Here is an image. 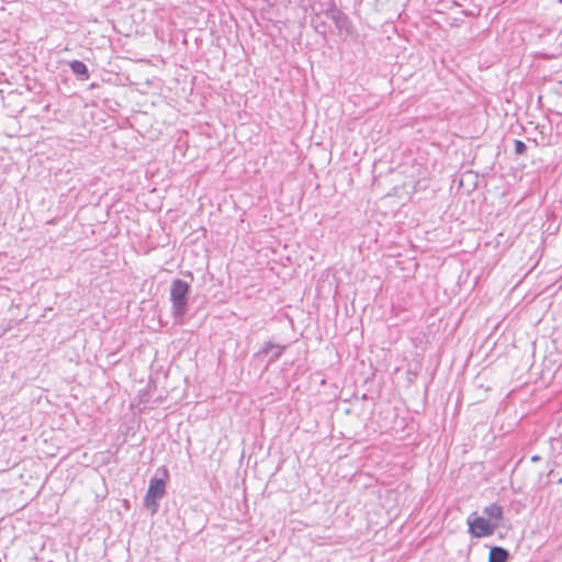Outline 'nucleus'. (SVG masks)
<instances>
[{
    "label": "nucleus",
    "instance_id": "nucleus-1",
    "mask_svg": "<svg viewBox=\"0 0 562 562\" xmlns=\"http://www.w3.org/2000/svg\"><path fill=\"white\" fill-rule=\"evenodd\" d=\"M190 285L181 279H175L170 285L171 314L177 322L182 323L188 313Z\"/></svg>",
    "mask_w": 562,
    "mask_h": 562
},
{
    "label": "nucleus",
    "instance_id": "nucleus-8",
    "mask_svg": "<svg viewBox=\"0 0 562 562\" xmlns=\"http://www.w3.org/2000/svg\"><path fill=\"white\" fill-rule=\"evenodd\" d=\"M526 145L522 140L515 139V153L518 155H522L526 151Z\"/></svg>",
    "mask_w": 562,
    "mask_h": 562
},
{
    "label": "nucleus",
    "instance_id": "nucleus-7",
    "mask_svg": "<svg viewBox=\"0 0 562 562\" xmlns=\"http://www.w3.org/2000/svg\"><path fill=\"white\" fill-rule=\"evenodd\" d=\"M327 15L333 19V21L335 22L336 26L338 29H340V30L346 27L347 24H348V18L344 13L338 11V10H330V11L327 12Z\"/></svg>",
    "mask_w": 562,
    "mask_h": 562
},
{
    "label": "nucleus",
    "instance_id": "nucleus-9",
    "mask_svg": "<svg viewBox=\"0 0 562 562\" xmlns=\"http://www.w3.org/2000/svg\"><path fill=\"white\" fill-rule=\"evenodd\" d=\"M283 350H284L283 346L276 345V349L272 350L273 353L270 358V361L272 362V361H276L277 359H279V357L282 355Z\"/></svg>",
    "mask_w": 562,
    "mask_h": 562
},
{
    "label": "nucleus",
    "instance_id": "nucleus-6",
    "mask_svg": "<svg viewBox=\"0 0 562 562\" xmlns=\"http://www.w3.org/2000/svg\"><path fill=\"white\" fill-rule=\"evenodd\" d=\"M69 67L72 72L79 76L81 79H88L89 72L87 66L80 60H72L69 63Z\"/></svg>",
    "mask_w": 562,
    "mask_h": 562
},
{
    "label": "nucleus",
    "instance_id": "nucleus-3",
    "mask_svg": "<svg viewBox=\"0 0 562 562\" xmlns=\"http://www.w3.org/2000/svg\"><path fill=\"white\" fill-rule=\"evenodd\" d=\"M470 532L476 538L493 535L498 524H493L483 517L475 516L473 519H468Z\"/></svg>",
    "mask_w": 562,
    "mask_h": 562
},
{
    "label": "nucleus",
    "instance_id": "nucleus-10",
    "mask_svg": "<svg viewBox=\"0 0 562 562\" xmlns=\"http://www.w3.org/2000/svg\"><path fill=\"white\" fill-rule=\"evenodd\" d=\"M273 349H276V345L271 341H268L263 345V347L261 348L260 350V355H268L270 351H272Z\"/></svg>",
    "mask_w": 562,
    "mask_h": 562
},
{
    "label": "nucleus",
    "instance_id": "nucleus-4",
    "mask_svg": "<svg viewBox=\"0 0 562 562\" xmlns=\"http://www.w3.org/2000/svg\"><path fill=\"white\" fill-rule=\"evenodd\" d=\"M509 553L501 547H493L490 551L488 562H507Z\"/></svg>",
    "mask_w": 562,
    "mask_h": 562
},
{
    "label": "nucleus",
    "instance_id": "nucleus-5",
    "mask_svg": "<svg viewBox=\"0 0 562 562\" xmlns=\"http://www.w3.org/2000/svg\"><path fill=\"white\" fill-rule=\"evenodd\" d=\"M483 513L488 517V521H494L493 524H497V521L503 516V509L497 504H491L490 506L485 507Z\"/></svg>",
    "mask_w": 562,
    "mask_h": 562
},
{
    "label": "nucleus",
    "instance_id": "nucleus-2",
    "mask_svg": "<svg viewBox=\"0 0 562 562\" xmlns=\"http://www.w3.org/2000/svg\"><path fill=\"white\" fill-rule=\"evenodd\" d=\"M166 493V481L165 479L151 477L149 481V487L145 496V506L150 510L151 515L158 510L157 501L162 498Z\"/></svg>",
    "mask_w": 562,
    "mask_h": 562
},
{
    "label": "nucleus",
    "instance_id": "nucleus-11",
    "mask_svg": "<svg viewBox=\"0 0 562 562\" xmlns=\"http://www.w3.org/2000/svg\"><path fill=\"white\" fill-rule=\"evenodd\" d=\"M539 457H532V461H537Z\"/></svg>",
    "mask_w": 562,
    "mask_h": 562
}]
</instances>
